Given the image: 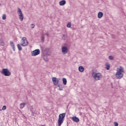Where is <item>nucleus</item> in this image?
Instances as JSON below:
<instances>
[{
	"label": "nucleus",
	"instance_id": "nucleus-1",
	"mask_svg": "<svg viewBox=\"0 0 126 126\" xmlns=\"http://www.w3.org/2000/svg\"><path fill=\"white\" fill-rule=\"evenodd\" d=\"M116 76L118 79H121L124 76V68L123 67L120 66V68L117 69Z\"/></svg>",
	"mask_w": 126,
	"mask_h": 126
},
{
	"label": "nucleus",
	"instance_id": "nucleus-2",
	"mask_svg": "<svg viewBox=\"0 0 126 126\" xmlns=\"http://www.w3.org/2000/svg\"><path fill=\"white\" fill-rule=\"evenodd\" d=\"M92 75L94 80H101L103 78V75L100 73H96L94 70L92 71Z\"/></svg>",
	"mask_w": 126,
	"mask_h": 126
},
{
	"label": "nucleus",
	"instance_id": "nucleus-3",
	"mask_svg": "<svg viewBox=\"0 0 126 126\" xmlns=\"http://www.w3.org/2000/svg\"><path fill=\"white\" fill-rule=\"evenodd\" d=\"M64 118H65V113H62L59 115L58 119V126H62L63 121H64Z\"/></svg>",
	"mask_w": 126,
	"mask_h": 126
},
{
	"label": "nucleus",
	"instance_id": "nucleus-4",
	"mask_svg": "<svg viewBox=\"0 0 126 126\" xmlns=\"http://www.w3.org/2000/svg\"><path fill=\"white\" fill-rule=\"evenodd\" d=\"M0 72L4 76H10L11 75V72L7 68H3Z\"/></svg>",
	"mask_w": 126,
	"mask_h": 126
},
{
	"label": "nucleus",
	"instance_id": "nucleus-5",
	"mask_svg": "<svg viewBox=\"0 0 126 126\" xmlns=\"http://www.w3.org/2000/svg\"><path fill=\"white\" fill-rule=\"evenodd\" d=\"M21 41L22 43H21V46H22V47H26L29 44V42H28V40H27V38L25 37H23Z\"/></svg>",
	"mask_w": 126,
	"mask_h": 126
},
{
	"label": "nucleus",
	"instance_id": "nucleus-6",
	"mask_svg": "<svg viewBox=\"0 0 126 126\" xmlns=\"http://www.w3.org/2000/svg\"><path fill=\"white\" fill-rule=\"evenodd\" d=\"M18 13H19V19L21 21H23V18H24V16L23 15V13H22V11H21V9L20 8H18Z\"/></svg>",
	"mask_w": 126,
	"mask_h": 126
},
{
	"label": "nucleus",
	"instance_id": "nucleus-7",
	"mask_svg": "<svg viewBox=\"0 0 126 126\" xmlns=\"http://www.w3.org/2000/svg\"><path fill=\"white\" fill-rule=\"evenodd\" d=\"M52 82L55 86H58V85H59V83H60V80H59V79L57 78L56 77H53Z\"/></svg>",
	"mask_w": 126,
	"mask_h": 126
},
{
	"label": "nucleus",
	"instance_id": "nucleus-8",
	"mask_svg": "<svg viewBox=\"0 0 126 126\" xmlns=\"http://www.w3.org/2000/svg\"><path fill=\"white\" fill-rule=\"evenodd\" d=\"M62 52L65 55L67 54V52H68V49H67V47L66 46H62Z\"/></svg>",
	"mask_w": 126,
	"mask_h": 126
},
{
	"label": "nucleus",
	"instance_id": "nucleus-9",
	"mask_svg": "<svg viewBox=\"0 0 126 126\" xmlns=\"http://www.w3.org/2000/svg\"><path fill=\"white\" fill-rule=\"evenodd\" d=\"M38 55H40L39 49H35V50L32 52V56H38Z\"/></svg>",
	"mask_w": 126,
	"mask_h": 126
},
{
	"label": "nucleus",
	"instance_id": "nucleus-10",
	"mask_svg": "<svg viewBox=\"0 0 126 126\" xmlns=\"http://www.w3.org/2000/svg\"><path fill=\"white\" fill-rule=\"evenodd\" d=\"M72 120L73 122H75V123H78L79 122V119L76 116L72 117Z\"/></svg>",
	"mask_w": 126,
	"mask_h": 126
},
{
	"label": "nucleus",
	"instance_id": "nucleus-11",
	"mask_svg": "<svg viewBox=\"0 0 126 126\" xmlns=\"http://www.w3.org/2000/svg\"><path fill=\"white\" fill-rule=\"evenodd\" d=\"M10 45L12 47L13 51H15V45H14V43L12 41H10Z\"/></svg>",
	"mask_w": 126,
	"mask_h": 126
},
{
	"label": "nucleus",
	"instance_id": "nucleus-12",
	"mask_svg": "<svg viewBox=\"0 0 126 126\" xmlns=\"http://www.w3.org/2000/svg\"><path fill=\"white\" fill-rule=\"evenodd\" d=\"M66 3L65 0H62L59 2L60 5H64Z\"/></svg>",
	"mask_w": 126,
	"mask_h": 126
},
{
	"label": "nucleus",
	"instance_id": "nucleus-13",
	"mask_svg": "<svg viewBox=\"0 0 126 126\" xmlns=\"http://www.w3.org/2000/svg\"><path fill=\"white\" fill-rule=\"evenodd\" d=\"M103 12H99L97 14V17L98 18H102V17H103Z\"/></svg>",
	"mask_w": 126,
	"mask_h": 126
},
{
	"label": "nucleus",
	"instance_id": "nucleus-14",
	"mask_svg": "<svg viewBox=\"0 0 126 126\" xmlns=\"http://www.w3.org/2000/svg\"><path fill=\"white\" fill-rule=\"evenodd\" d=\"M57 86L59 87V90L60 91H63V87L62 85H60L58 84V85H57Z\"/></svg>",
	"mask_w": 126,
	"mask_h": 126
},
{
	"label": "nucleus",
	"instance_id": "nucleus-15",
	"mask_svg": "<svg viewBox=\"0 0 126 126\" xmlns=\"http://www.w3.org/2000/svg\"><path fill=\"white\" fill-rule=\"evenodd\" d=\"M78 69L80 72H83L84 71V67L82 66H79Z\"/></svg>",
	"mask_w": 126,
	"mask_h": 126
},
{
	"label": "nucleus",
	"instance_id": "nucleus-16",
	"mask_svg": "<svg viewBox=\"0 0 126 126\" xmlns=\"http://www.w3.org/2000/svg\"><path fill=\"white\" fill-rule=\"evenodd\" d=\"M105 66V68L107 70H109V69H110V63H106Z\"/></svg>",
	"mask_w": 126,
	"mask_h": 126
},
{
	"label": "nucleus",
	"instance_id": "nucleus-17",
	"mask_svg": "<svg viewBox=\"0 0 126 126\" xmlns=\"http://www.w3.org/2000/svg\"><path fill=\"white\" fill-rule=\"evenodd\" d=\"M62 81L64 85H66V83H67V81L66 80V79L65 78H63L62 79Z\"/></svg>",
	"mask_w": 126,
	"mask_h": 126
},
{
	"label": "nucleus",
	"instance_id": "nucleus-18",
	"mask_svg": "<svg viewBox=\"0 0 126 126\" xmlns=\"http://www.w3.org/2000/svg\"><path fill=\"white\" fill-rule=\"evenodd\" d=\"M43 59L44 60L45 62H46V63L49 61V59H48V58H47V55L43 56Z\"/></svg>",
	"mask_w": 126,
	"mask_h": 126
},
{
	"label": "nucleus",
	"instance_id": "nucleus-19",
	"mask_svg": "<svg viewBox=\"0 0 126 126\" xmlns=\"http://www.w3.org/2000/svg\"><path fill=\"white\" fill-rule=\"evenodd\" d=\"M26 103L24 102H23L20 104V106H21V109H23L24 107H25Z\"/></svg>",
	"mask_w": 126,
	"mask_h": 126
},
{
	"label": "nucleus",
	"instance_id": "nucleus-20",
	"mask_svg": "<svg viewBox=\"0 0 126 126\" xmlns=\"http://www.w3.org/2000/svg\"><path fill=\"white\" fill-rule=\"evenodd\" d=\"M17 48L19 51H22V47H21V44H17Z\"/></svg>",
	"mask_w": 126,
	"mask_h": 126
},
{
	"label": "nucleus",
	"instance_id": "nucleus-21",
	"mask_svg": "<svg viewBox=\"0 0 126 126\" xmlns=\"http://www.w3.org/2000/svg\"><path fill=\"white\" fill-rule=\"evenodd\" d=\"M2 19H3V20H5V19H6V15H5V14H3Z\"/></svg>",
	"mask_w": 126,
	"mask_h": 126
},
{
	"label": "nucleus",
	"instance_id": "nucleus-22",
	"mask_svg": "<svg viewBox=\"0 0 126 126\" xmlns=\"http://www.w3.org/2000/svg\"><path fill=\"white\" fill-rule=\"evenodd\" d=\"M109 60L110 61H113L114 60V57L113 56H109L108 57Z\"/></svg>",
	"mask_w": 126,
	"mask_h": 126
},
{
	"label": "nucleus",
	"instance_id": "nucleus-23",
	"mask_svg": "<svg viewBox=\"0 0 126 126\" xmlns=\"http://www.w3.org/2000/svg\"><path fill=\"white\" fill-rule=\"evenodd\" d=\"M66 39V35H65V34H63L62 37V40H63L64 41Z\"/></svg>",
	"mask_w": 126,
	"mask_h": 126
},
{
	"label": "nucleus",
	"instance_id": "nucleus-24",
	"mask_svg": "<svg viewBox=\"0 0 126 126\" xmlns=\"http://www.w3.org/2000/svg\"><path fill=\"white\" fill-rule=\"evenodd\" d=\"M67 27L68 28H70V27H71V23L70 22H69L68 24H67Z\"/></svg>",
	"mask_w": 126,
	"mask_h": 126
},
{
	"label": "nucleus",
	"instance_id": "nucleus-25",
	"mask_svg": "<svg viewBox=\"0 0 126 126\" xmlns=\"http://www.w3.org/2000/svg\"><path fill=\"white\" fill-rule=\"evenodd\" d=\"M41 40L42 43H44V40H45V36L42 35V36H41Z\"/></svg>",
	"mask_w": 126,
	"mask_h": 126
},
{
	"label": "nucleus",
	"instance_id": "nucleus-26",
	"mask_svg": "<svg viewBox=\"0 0 126 126\" xmlns=\"http://www.w3.org/2000/svg\"><path fill=\"white\" fill-rule=\"evenodd\" d=\"M2 110H3V111H4V110H6V106L5 105L3 106Z\"/></svg>",
	"mask_w": 126,
	"mask_h": 126
},
{
	"label": "nucleus",
	"instance_id": "nucleus-27",
	"mask_svg": "<svg viewBox=\"0 0 126 126\" xmlns=\"http://www.w3.org/2000/svg\"><path fill=\"white\" fill-rule=\"evenodd\" d=\"M31 28H32V29H33L34 28V27H35V25L34 24H32L31 25Z\"/></svg>",
	"mask_w": 126,
	"mask_h": 126
},
{
	"label": "nucleus",
	"instance_id": "nucleus-28",
	"mask_svg": "<svg viewBox=\"0 0 126 126\" xmlns=\"http://www.w3.org/2000/svg\"><path fill=\"white\" fill-rule=\"evenodd\" d=\"M114 126H118L119 124L117 122H114Z\"/></svg>",
	"mask_w": 126,
	"mask_h": 126
},
{
	"label": "nucleus",
	"instance_id": "nucleus-29",
	"mask_svg": "<svg viewBox=\"0 0 126 126\" xmlns=\"http://www.w3.org/2000/svg\"><path fill=\"white\" fill-rule=\"evenodd\" d=\"M31 112H32V116H34V112H33V111H32V110H31Z\"/></svg>",
	"mask_w": 126,
	"mask_h": 126
},
{
	"label": "nucleus",
	"instance_id": "nucleus-30",
	"mask_svg": "<svg viewBox=\"0 0 126 126\" xmlns=\"http://www.w3.org/2000/svg\"><path fill=\"white\" fill-rule=\"evenodd\" d=\"M1 46H4V43H3V42H1Z\"/></svg>",
	"mask_w": 126,
	"mask_h": 126
},
{
	"label": "nucleus",
	"instance_id": "nucleus-31",
	"mask_svg": "<svg viewBox=\"0 0 126 126\" xmlns=\"http://www.w3.org/2000/svg\"><path fill=\"white\" fill-rule=\"evenodd\" d=\"M45 35H47V36H49V33L46 32V34H45Z\"/></svg>",
	"mask_w": 126,
	"mask_h": 126
},
{
	"label": "nucleus",
	"instance_id": "nucleus-32",
	"mask_svg": "<svg viewBox=\"0 0 126 126\" xmlns=\"http://www.w3.org/2000/svg\"><path fill=\"white\" fill-rule=\"evenodd\" d=\"M64 46H67V45L66 44H64Z\"/></svg>",
	"mask_w": 126,
	"mask_h": 126
},
{
	"label": "nucleus",
	"instance_id": "nucleus-33",
	"mask_svg": "<svg viewBox=\"0 0 126 126\" xmlns=\"http://www.w3.org/2000/svg\"><path fill=\"white\" fill-rule=\"evenodd\" d=\"M0 111H1V109H0Z\"/></svg>",
	"mask_w": 126,
	"mask_h": 126
},
{
	"label": "nucleus",
	"instance_id": "nucleus-34",
	"mask_svg": "<svg viewBox=\"0 0 126 126\" xmlns=\"http://www.w3.org/2000/svg\"><path fill=\"white\" fill-rule=\"evenodd\" d=\"M90 110H91V108H90Z\"/></svg>",
	"mask_w": 126,
	"mask_h": 126
}]
</instances>
